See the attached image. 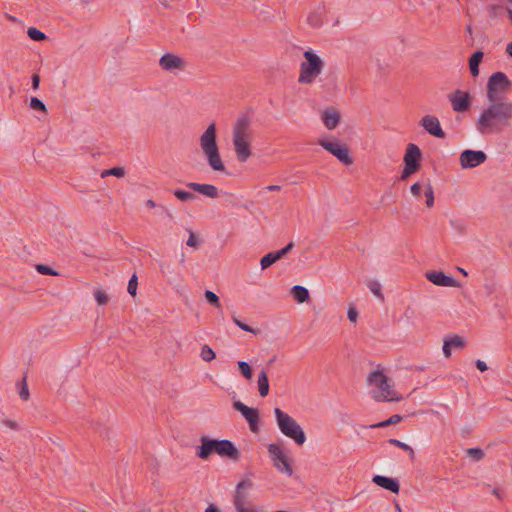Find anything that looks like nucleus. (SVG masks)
<instances>
[{
	"label": "nucleus",
	"mask_w": 512,
	"mask_h": 512,
	"mask_svg": "<svg viewBox=\"0 0 512 512\" xmlns=\"http://www.w3.org/2000/svg\"><path fill=\"white\" fill-rule=\"evenodd\" d=\"M488 102L476 121V129L481 135L499 134L511 126L512 102L499 99Z\"/></svg>",
	"instance_id": "obj_1"
},
{
	"label": "nucleus",
	"mask_w": 512,
	"mask_h": 512,
	"mask_svg": "<svg viewBox=\"0 0 512 512\" xmlns=\"http://www.w3.org/2000/svg\"><path fill=\"white\" fill-rule=\"evenodd\" d=\"M200 445L195 449V454L202 460H207L212 454L237 462L241 453L231 440L216 439L202 435L199 439Z\"/></svg>",
	"instance_id": "obj_2"
},
{
	"label": "nucleus",
	"mask_w": 512,
	"mask_h": 512,
	"mask_svg": "<svg viewBox=\"0 0 512 512\" xmlns=\"http://www.w3.org/2000/svg\"><path fill=\"white\" fill-rule=\"evenodd\" d=\"M251 141V117L248 113H240L232 130L234 151L240 163H245L251 157Z\"/></svg>",
	"instance_id": "obj_3"
},
{
	"label": "nucleus",
	"mask_w": 512,
	"mask_h": 512,
	"mask_svg": "<svg viewBox=\"0 0 512 512\" xmlns=\"http://www.w3.org/2000/svg\"><path fill=\"white\" fill-rule=\"evenodd\" d=\"M367 382L373 386L372 398L377 402H398L404 399L401 394L393 390V380L387 377L382 370L372 371L367 377Z\"/></svg>",
	"instance_id": "obj_4"
},
{
	"label": "nucleus",
	"mask_w": 512,
	"mask_h": 512,
	"mask_svg": "<svg viewBox=\"0 0 512 512\" xmlns=\"http://www.w3.org/2000/svg\"><path fill=\"white\" fill-rule=\"evenodd\" d=\"M200 147L207 159L208 165L212 170L226 172V167L221 159L219 147L217 144L216 125L211 123L200 136Z\"/></svg>",
	"instance_id": "obj_5"
},
{
	"label": "nucleus",
	"mask_w": 512,
	"mask_h": 512,
	"mask_svg": "<svg viewBox=\"0 0 512 512\" xmlns=\"http://www.w3.org/2000/svg\"><path fill=\"white\" fill-rule=\"evenodd\" d=\"M274 414L281 433L292 439L297 445H303L306 441V435L298 422L278 407L274 408Z\"/></svg>",
	"instance_id": "obj_6"
},
{
	"label": "nucleus",
	"mask_w": 512,
	"mask_h": 512,
	"mask_svg": "<svg viewBox=\"0 0 512 512\" xmlns=\"http://www.w3.org/2000/svg\"><path fill=\"white\" fill-rule=\"evenodd\" d=\"M305 60L301 63L299 83L310 84L321 73L324 63L312 51L304 52Z\"/></svg>",
	"instance_id": "obj_7"
},
{
	"label": "nucleus",
	"mask_w": 512,
	"mask_h": 512,
	"mask_svg": "<svg viewBox=\"0 0 512 512\" xmlns=\"http://www.w3.org/2000/svg\"><path fill=\"white\" fill-rule=\"evenodd\" d=\"M512 86V82L508 79L504 72L493 73L487 82V99L495 101L498 99V93L506 92Z\"/></svg>",
	"instance_id": "obj_8"
},
{
	"label": "nucleus",
	"mask_w": 512,
	"mask_h": 512,
	"mask_svg": "<svg viewBox=\"0 0 512 512\" xmlns=\"http://www.w3.org/2000/svg\"><path fill=\"white\" fill-rule=\"evenodd\" d=\"M268 453L271 457L274 467L281 473L287 476H292L293 469L289 458L284 454L282 448L275 443H271L267 447Z\"/></svg>",
	"instance_id": "obj_9"
},
{
	"label": "nucleus",
	"mask_w": 512,
	"mask_h": 512,
	"mask_svg": "<svg viewBox=\"0 0 512 512\" xmlns=\"http://www.w3.org/2000/svg\"><path fill=\"white\" fill-rule=\"evenodd\" d=\"M318 144L334 155L343 164L349 166L353 163V158L349 154V148L345 144H341L338 140L327 141L320 139Z\"/></svg>",
	"instance_id": "obj_10"
},
{
	"label": "nucleus",
	"mask_w": 512,
	"mask_h": 512,
	"mask_svg": "<svg viewBox=\"0 0 512 512\" xmlns=\"http://www.w3.org/2000/svg\"><path fill=\"white\" fill-rule=\"evenodd\" d=\"M233 408L241 413L248 422L249 428L253 433H257L259 431L260 415L257 408L248 407L239 400L233 402Z\"/></svg>",
	"instance_id": "obj_11"
},
{
	"label": "nucleus",
	"mask_w": 512,
	"mask_h": 512,
	"mask_svg": "<svg viewBox=\"0 0 512 512\" xmlns=\"http://www.w3.org/2000/svg\"><path fill=\"white\" fill-rule=\"evenodd\" d=\"M487 159V155L481 150L466 149L461 152L459 161L463 169L475 168L483 164Z\"/></svg>",
	"instance_id": "obj_12"
},
{
	"label": "nucleus",
	"mask_w": 512,
	"mask_h": 512,
	"mask_svg": "<svg viewBox=\"0 0 512 512\" xmlns=\"http://www.w3.org/2000/svg\"><path fill=\"white\" fill-rule=\"evenodd\" d=\"M448 99L451 103L452 109L458 113L468 111L472 105L471 95L460 89L448 94Z\"/></svg>",
	"instance_id": "obj_13"
},
{
	"label": "nucleus",
	"mask_w": 512,
	"mask_h": 512,
	"mask_svg": "<svg viewBox=\"0 0 512 512\" xmlns=\"http://www.w3.org/2000/svg\"><path fill=\"white\" fill-rule=\"evenodd\" d=\"M421 160L422 152L420 148L414 143L408 144L403 158L405 166L419 171L421 167Z\"/></svg>",
	"instance_id": "obj_14"
},
{
	"label": "nucleus",
	"mask_w": 512,
	"mask_h": 512,
	"mask_svg": "<svg viewBox=\"0 0 512 512\" xmlns=\"http://www.w3.org/2000/svg\"><path fill=\"white\" fill-rule=\"evenodd\" d=\"M420 124L430 135L441 139L446 137V133L441 128L440 121L436 116L426 115L421 119Z\"/></svg>",
	"instance_id": "obj_15"
},
{
	"label": "nucleus",
	"mask_w": 512,
	"mask_h": 512,
	"mask_svg": "<svg viewBox=\"0 0 512 512\" xmlns=\"http://www.w3.org/2000/svg\"><path fill=\"white\" fill-rule=\"evenodd\" d=\"M425 277L434 285L442 287H458L459 283L451 276L442 271L430 270L425 273Z\"/></svg>",
	"instance_id": "obj_16"
},
{
	"label": "nucleus",
	"mask_w": 512,
	"mask_h": 512,
	"mask_svg": "<svg viewBox=\"0 0 512 512\" xmlns=\"http://www.w3.org/2000/svg\"><path fill=\"white\" fill-rule=\"evenodd\" d=\"M159 65L165 71H173L184 69L186 62L175 54L166 53L160 58Z\"/></svg>",
	"instance_id": "obj_17"
},
{
	"label": "nucleus",
	"mask_w": 512,
	"mask_h": 512,
	"mask_svg": "<svg viewBox=\"0 0 512 512\" xmlns=\"http://www.w3.org/2000/svg\"><path fill=\"white\" fill-rule=\"evenodd\" d=\"M372 482L377 486L386 489L392 493L398 494L400 491L399 481L395 478L383 476V475H375L372 478Z\"/></svg>",
	"instance_id": "obj_18"
},
{
	"label": "nucleus",
	"mask_w": 512,
	"mask_h": 512,
	"mask_svg": "<svg viewBox=\"0 0 512 512\" xmlns=\"http://www.w3.org/2000/svg\"><path fill=\"white\" fill-rule=\"evenodd\" d=\"M186 186L194 192H198L208 198H217L219 195L218 188L212 184H201L196 182H188Z\"/></svg>",
	"instance_id": "obj_19"
},
{
	"label": "nucleus",
	"mask_w": 512,
	"mask_h": 512,
	"mask_svg": "<svg viewBox=\"0 0 512 512\" xmlns=\"http://www.w3.org/2000/svg\"><path fill=\"white\" fill-rule=\"evenodd\" d=\"M321 119L327 129L333 130L340 122V113L335 108H327L322 112Z\"/></svg>",
	"instance_id": "obj_20"
},
{
	"label": "nucleus",
	"mask_w": 512,
	"mask_h": 512,
	"mask_svg": "<svg viewBox=\"0 0 512 512\" xmlns=\"http://www.w3.org/2000/svg\"><path fill=\"white\" fill-rule=\"evenodd\" d=\"M484 53L481 50L475 51L469 58V69L473 77L479 75V65L482 62Z\"/></svg>",
	"instance_id": "obj_21"
},
{
	"label": "nucleus",
	"mask_w": 512,
	"mask_h": 512,
	"mask_svg": "<svg viewBox=\"0 0 512 512\" xmlns=\"http://www.w3.org/2000/svg\"><path fill=\"white\" fill-rule=\"evenodd\" d=\"M291 294L298 303L307 302L310 298V294L307 288L301 285H295L291 289Z\"/></svg>",
	"instance_id": "obj_22"
},
{
	"label": "nucleus",
	"mask_w": 512,
	"mask_h": 512,
	"mask_svg": "<svg viewBox=\"0 0 512 512\" xmlns=\"http://www.w3.org/2000/svg\"><path fill=\"white\" fill-rule=\"evenodd\" d=\"M258 391L262 397H266L269 393V379L264 369L258 375Z\"/></svg>",
	"instance_id": "obj_23"
},
{
	"label": "nucleus",
	"mask_w": 512,
	"mask_h": 512,
	"mask_svg": "<svg viewBox=\"0 0 512 512\" xmlns=\"http://www.w3.org/2000/svg\"><path fill=\"white\" fill-rule=\"evenodd\" d=\"M402 419H403V417L401 415L394 414V415L390 416L388 419H386L384 421H381V422H378V423H375V424H371L369 426H365V428H371V429H374V428H385V427H388L390 425H394V424L399 423Z\"/></svg>",
	"instance_id": "obj_24"
},
{
	"label": "nucleus",
	"mask_w": 512,
	"mask_h": 512,
	"mask_svg": "<svg viewBox=\"0 0 512 512\" xmlns=\"http://www.w3.org/2000/svg\"><path fill=\"white\" fill-rule=\"evenodd\" d=\"M280 260L276 251H272L264 255L260 260L261 269L265 270L269 268L271 265Z\"/></svg>",
	"instance_id": "obj_25"
},
{
	"label": "nucleus",
	"mask_w": 512,
	"mask_h": 512,
	"mask_svg": "<svg viewBox=\"0 0 512 512\" xmlns=\"http://www.w3.org/2000/svg\"><path fill=\"white\" fill-rule=\"evenodd\" d=\"M234 507L237 512H262V509L258 508L254 505H245V501H240L239 497H237L236 501H233Z\"/></svg>",
	"instance_id": "obj_26"
},
{
	"label": "nucleus",
	"mask_w": 512,
	"mask_h": 512,
	"mask_svg": "<svg viewBox=\"0 0 512 512\" xmlns=\"http://www.w3.org/2000/svg\"><path fill=\"white\" fill-rule=\"evenodd\" d=\"M173 194L178 200H180L182 202L192 201L197 198V196L195 194H193L192 192L185 191L182 189H175L173 191Z\"/></svg>",
	"instance_id": "obj_27"
},
{
	"label": "nucleus",
	"mask_w": 512,
	"mask_h": 512,
	"mask_svg": "<svg viewBox=\"0 0 512 512\" xmlns=\"http://www.w3.org/2000/svg\"><path fill=\"white\" fill-rule=\"evenodd\" d=\"M249 488L251 487V482L249 480H242L240 481L237 485H236V491H235V495H234V499L233 501H236L237 500V497H239V500L240 501H245V496H244V493H243V488Z\"/></svg>",
	"instance_id": "obj_28"
},
{
	"label": "nucleus",
	"mask_w": 512,
	"mask_h": 512,
	"mask_svg": "<svg viewBox=\"0 0 512 512\" xmlns=\"http://www.w3.org/2000/svg\"><path fill=\"white\" fill-rule=\"evenodd\" d=\"M249 488L251 487V482L249 480H242L240 481L237 485H236V491H235V495H234V499L233 501H236L237 500V497H239V500L240 501H245V496H244V493H243V488Z\"/></svg>",
	"instance_id": "obj_29"
},
{
	"label": "nucleus",
	"mask_w": 512,
	"mask_h": 512,
	"mask_svg": "<svg viewBox=\"0 0 512 512\" xmlns=\"http://www.w3.org/2000/svg\"><path fill=\"white\" fill-rule=\"evenodd\" d=\"M237 365L243 377L246 378L247 380H250L253 376V371L250 364L247 363L246 361L240 360L237 362Z\"/></svg>",
	"instance_id": "obj_30"
},
{
	"label": "nucleus",
	"mask_w": 512,
	"mask_h": 512,
	"mask_svg": "<svg viewBox=\"0 0 512 512\" xmlns=\"http://www.w3.org/2000/svg\"><path fill=\"white\" fill-rule=\"evenodd\" d=\"M27 35L33 41H43L47 38L46 34L35 27H30L27 30Z\"/></svg>",
	"instance_id": "obj_31"
},
{
	"label": "nucleus",
	"mask_w": 512,
	"mask_h": 512,
	"mask_svg": "<svg viewBox=\"0 0 512 512\" xmlns=\"http://www.w3.org/2000/svg\"><path fill=\"white\" fill-rule=\"evenodd\" d=\"M307 23L313 28L320 27L322 25L321 13L311 12L307 17Z\"/></svg>",
	"instance_id": "obj_32"
},
{
	"label": "nucleus",
	"mask_w": 512,
	"mask_h": 512,
	"mask_svg": "<svg viewBox=\"0 0 512 512\" xmlns=\"http://www.w3.org/2000/svg\"><path fill=\"white\" fill-rule=\"evenodd\" d=\"M200 356L203 361L210 362L215 359L216 354L209 345H203L201 348Z\"/></svg>",
	"instance_id": "obj_33"
},
{
	"label": "nucleus",
	"mask_w": 512,
	"mask_h": 512,
	"mask_svg": "<svg viewBox=\"0 0 512 512\" xmlns=\"http://www.w3.org/2000/svg\"><path fill=\"white\" fill-rule=\"evenodd\" d=\"M125 175V170L122 167H113L110 169H106L102 171L101 178H105L107 176H115V177H123Z\"/></svg>",
	"instance_id": "obj_34"
},
{
	"label": "nucleus",
	"mask_w": 512,
	"mask_h": 512,
	"mask_svg": "<svg viewBox=\"0 0 512 512\" xmlns=\"http://www.w3.org/2000/svg\"><path fill=\"white\" fill-rule=\"evenodd\" d=\"M388 442L391 445H394V446H396V447H398L400 449H403V450L407 451L409 453L411 459L414 458V456H415L414 450L408 444H406V443H404V442H402L400 440H397V439H389Z\"/></svg>",
	"instance_id": "obj_35"
},
{
	"label": "nucleus",
	"mask_w": 512,
	"mask_h": 512,
	"mask_svg": "<svg viewBox=\"0 0 512 512\" xmlns=\"http://www.w3.org/2000/svg\"><path fill=\"white\" fill-rule=\"evenodd\" d=\"M445 340L452 348L462 349L465 347V341L459 335H452L450 338Z\"/></svg>",
	"instance_id": "obj_36"
},
{
	"label": "nucleus",
	"mask_w": 512,
	"mask_h": 512,
	"mask_svg": "<svg viewBox=\"0 0 512 512\" xmlns=\"http://www.w3.org/2000/svg\"><path fill=\"white\" fill-rule=\"evenodd\" d=\"M232 321L234 322V324L239 327L241 330L243 331H246V332H250V333H253V334H258L260 333V330L259 329H254L252 328L251 326L247 325L246 323L242 322L241 320H239L235 315L232 316Z\"/></svg>",
	"instance_id": "obj_37"
},
{
	"label": "nucleus",
	"mask_w": 512,
	"mask_h": 512,
	"mask_svg": "<svg viewBox=\"0 0 512 512\" xmlns=\"http://www.w3.org/2000/svg\"><path fill=\"white\" fill-rule=\"evenodd\" d=\"M29 106L33 110L40 111V112H43V113H47L46 105L43 103L42 100H40L37 97H32L30 99Z\"/></svg>",
	"instance_id": "obj_38"
},
{
	"label": "nucleus",
	"mask_w": 512,
	"mask_h": 512,
	"mask_svg": "<svg viewBox=\"0 0 512 512\" xmlns=\"http://www.w3.org/2000/svg\"><path fill=\"white\" fill-rule=\"evenodd\" d=\"M367 286L376 297H378L380 300H384V296L381 292V285L379 282H377L376 280H371L368 282Z\"/></svg>",
	"instance_id": "obj_39"
},
{
	"label": "nucleus",
	"mask_w": 512,
	"mask_h": 512,
	"mask_svg": "<svg viewBox=\"0 0 512 512\" xmlns=\"http://www.w3.org/2000/svg\"><path fill=\"white\" fill-rule=\"evenodd\" d=\"M204 295H205V299L207 300V302L209 304L213 305L216 308L221 307L220 299L213 291L206 290Z\"/></svg>",
	"instance_id": "obj_40"
},
{
	"label": "nucleus",
	"mask_w": 512,
	"mask_h": 512,
	"mask_svg": "<svg viewBox=\"0 0 512 512\" xmlns=\"http://www.w3.org/2000/svg\"><path fill=\"white\" fill-rule=\"evenodd\" d=\"M35 268H36L37 272H39L42 275H49V276L59 275V273L56 270H54L53 268H51L47 265H44V264H36Z\"/></svg>",
	"instance_id": "obj_41"
},
{
	"label": "nucleus",
	"mask_w": 512,
	"mask_h": 512,
	"mask_svg": "<svg viewBox=\"0 0 512 512\" xmlns=\"http://www.w3.org/2000/svg\"><path fill=\"white\" fill-rule=\"evenodd\" d=\"M18 385H19L20 398L24 401L28 400L30 397V394H29L28 385L26 382V376L23 377L22 381Z\"/></svg>",
	"instance_id": "obj_42"
},
{
	"label": "nucleus",
	"mask_w": 512,
	"mask_h": 512,
	"mask_svg": "<svg viewBox=\"0 0 512 512\" xmlns=\"http://www.w3.org/2000/svg\"><path fill=\"white\" fill-rule=\"evenodd\" d=\"M425 197H426V205L428 208L433 207L434 205V190L430 182L426 184V190H425Z\"/></svg>",
	"instance_id": "obj_43"
},
{
	"label": "nucleus",
	"mask_w": 512,
	"mask_h": 512,
	"mask_svg": "<svg viewBox=\"0 0 512 512\" xmlns=\"http://www.w3.org/2000/svg\"><path fill=\"white\" fill-rule=\"evenodd\" d=\"M467 454L475 461H480L484 458V451L480 448H468L466 450Z\"/></svg>",
	"instance_id": "obj_44"
},
{
	"label": "nucleus",
	"mask_w": 512,
	"mask_h": 512,
	"mask_svg": "<svg viewBox=\"0 0 512 512\" xmlns=\"http://www.w3.org/2000/svg\"><path fill=\"white\" fill-rule=\"evenodd\" d=\"M138 287V278L136 274H133L128 282L127 291L131 296H135Z\"/></svg>",
	"instance_id": "obj_45"
},
{
	"label": "nucleus",
	"mask_w": 512,
	"mask_h": 512,
	"mask_svg": "<svg viewBox=\"0 0 512 512\" xmlns=\"http://www.w3.org/2000/svg\"><path fill=\"white\" fill-rule=\"evenodd\" d=\"M145 205H146L148 208H156V207H157V208L161 209V211H162L163 213H165V214H166V216H167L168 218H170V219H172V217H173V216H172V213L170 212V210H169L168 208H166V207H165V206H163V205H157V204H156V202H155L154 200H152V199L147 200V201L145 202Z\"/></svg>",
	"instance_id": "obj_46"
},
{
	"label": "nucleus",
	"mask_w": 512,
	"mask_h": 512,
	"mask_svg": "<svg viewBox=\"0 0 512 512\" xmlns=\"http://www.w3.org/2000/svg\"><path fill=\"white\" fill-rule=\"evenodd\" d=\"M95 300L98 305H106L109 301L107 294L102 290H97L95 292Z\"/></svg>",
	"instance_id": "obj_47"
},
{
	"label": "nucleus",
	"mask_w": 512,
	"mask_h": 512,
	"mask_svg": "<svg viewBox=\"0 0 512 512\" xmlns=\"http://www.w3.org/2000/svg\"><path fill=\"white\" fill-rule=\"evenodd\" d=\"M504 8L500 5H489L488 6V15L490 18H497Z\"/></svg>",
	"instance_id": "obj_48"
},
{
	"label": "nucleus",
	"mask_w": 512,
	"mask_h": 512,
	"mask_svg": "<svg viewBox=\"0 0 512 512\" xmlns=\"http://www.w3.org/2000/svg\"><path fill=\"white\" fill-rule=\"evenodd\" d=\"M418 172L417 170L407 167L404 165V169L400 175V180L405 181L407 180L412 174Z\"/></svg>",
	"instance_id": "obj_49"
},
{
	"label": "nucleus",
	"mask_w": 512,
	"mask_h": 512,
	"mask_svg": "<svg viewBox=\"0 0 512 512\" xmlns=\"http://www.w3.org/2000/svg\"><path fill=\"white\" fill-rule=\"evenodd\" d=\"M293 247H294V243L289 242L285 247H283L280 250H277L276 252H277L278 256L280 257V259H282L293 249Z\"/></svg>",
	"instance_id": "obj_50"
},
{
	"label": "nucleus",
	"mask_w": 512,
	"mask_h": 512,
	"mask_svg": "<svg viewBox=\"0 0 512 512\" xmlns=\"http://www.w3.org/2000/svg\"><path fill=\"white\" fill-rule=\"evenodd\" d=\"M187 246L196 248L199 244V240L194 232H190L189 238L186 242Z\"/></svg>",
	"instance_id": "obj_51"
},
{
	"label": "nucleus",
	"mask_w": 512,
	"mask_h": 512,
	"mask_svg": "<svg viewBox=\"0 0 512 512\" xmlns=\"http://www.w3.org/2000/svg\"><path fill=\"white\" fill-rule=\"evenodd\" d=\"M451 226L457 230L459 233H465V225L459 221V220H451L450 221Z\"/></svg>",
	"instance_id": "obj_52"
},
{
	"label": "nucleus",
	"mask_w": 512,
	"mask_h": 512,
	"mask_svg": "<svg viewBox=\"0 0 512 512\" xmlns=\"http://www.w3.org/2000/svg\"><path fill=\"white\" fill-rule=\"evenodd\" d=\"M358 318V312L355 307H349L348 309V319L351 322H356Z\"/></svg>",
	"instance_id": "obj_53"
},
{
	"label": "nucleus",
	"mask_w": 512,
	"mask_h": 512,
	"mask_svg": "<svg viewBox=\"0 0 512 512\" xmlns=\"http://www.w3.org/2000/svg\"><path fill=\"white\" fill-rule=\"evenodd\" d=\"M31 85L33 90H38L40 86V76L38 74H33L31 77Z\"/></svg>",
	"instance_id": "obj_54"
},
{
	"label": "nucleus",
	"mask_w": 512,
	"mask_h": 512,
	"mask_svg": "<svg viewBox=\"0 0 512 512\" xmlns=\"http://www.w3.org/2000/svg\"><path fill=\"white\" fill-rule=\"evenodd\" d=\"M410 191L414 196H420L421 185L418 182L412 184L410 187Z\"/></svg>",
	"instance_id": "obj_55"
},
{
	"label": "nucleus",
	"mask_w": 512,
	"mask_h": 512,
	"mask_svg": "<svg viewBox=\"0 0 512 512\" xmlns=\"http://www.w3.org/2000/svg\"><path fill=\"white\" fill-rule=\"evenodd\" d=\"M442 350H443V354L446 358L451 356L452 347L448 344V342L446 340H444Z\"/></svg>",
	"instance_id": "obj_56"
},
{
	"label": "nucleus",
	"mask_w": 512,
	"mask_h": 512,
	"mask_svg": "<svg viewBox=\"0 0 512 512\" xmlns=\"http://www.w3.org/2000/svg\"><path fill=\"white\" fill-rule=\"evenodd\" d=\"M475 365H476L477 369L480 370L481 372H485L488 369V366L486 365V363L480 359H477L475 361Z\"/></svg>",
	"instance_id": "obj_57"
},
{
	"label": "nucleus",
	"mask_w": 512,
	"mask_h": 512,
	"mask_svg": "<svg viewBox=\"0 0 512 512\" xmlns=\"http://www.w3.org/2000/svg\"><path fill=\"white\" fill-rule=\"evenodd\" d=\"M3 424L11 429H14V430L17 429V423L12 420H5V421H3Z\"/></svg>",
	"instance_id": "obj_58"
},
{
	"label": "nucleus",
	"mask_w": 512,
	"mask_h": 512,
	"mask_svg": "<svg viewBox=\"0 0 512 512\" xmlns=\"http://www.w3.org/2000/svg\"><path fill=\"white\" fill-rule=\"evenodd\" d=\"M205 512H220V510H219V508H218L216 505H214V504H210V505L206 508Z\"/></svg>",
	"instance_id": "obj_59"
},
{
	"label": "nucleus",
	"mask_w": 512,
	"mask_h": 512,
	"mask_svg": "<svg viewBox=\"0 0 512 512\" xmlns=\"http://www.w3.org/2000/svg\"><path fill=\"white\" fill-rule=\"evenodd\" d=\"M492 494L495 495L498 499H502L503 498V494H502V492L498 488H493L492 489Z\"/></svg>",
	"instance_id": "obj_60"
},
{
	"label": "nucleus",
	"mask_w": 512,
	"mask_h": 512,
	"mask_svg": "<svg viewBox=\"0 0 512 512\" xmlns=\"http://www.w3.org/2000/svg\"><path fill=\"white\" fill-rule=\"evenodd\" d=\"M266 190L268 191H279L281 190V186L280 185H269L266 187Z\"/></svg>",
	"instance_id": "obj_61"
},
{
	"label": "nucleus",
	"mask_w": 512,
	"mask_h": 512,
	"mask_svg": "<svg viewBox=\"0 0 512 512\" xmlns=\"http://www.w3.org/2000/svg\"><path fill=\"white\" fill-rule=\"evenodd\" d=\"M506 52L509 56L512 57V41L510 43L507 44L506 46Z\"/></svg>",
	"instance_id": "obj_62"
},
{
	"label": "nucleus",
	"mask_w": 512,
	"mask_h": 512,
	"mask_svg": "<svg viewBox=\"0 0 512 512\" xmlns=\"http://www.w3.org/2000/svg\"><path fill=\"white\" fill-rule=\"evenodd\" d=\"M505 11H506V13H507L511 23H512V9L506 8Z\"/></svg>",
	"instance_id": "obj_63"
},
{
	"label": "nucleus",
	"mask_w": 512,
	"mask_h": 512,
	"mask_svg": "<svg viewBox=\"0 0 512 512\" xmlns=\"http://www.w3.org/2000/svg\"><path fill=\"white\" fill-rule=\"evenodd\" d=\"M7 19H8L9 21H11V22H16V21H17V18H16V17H14V16H12V15H8V14H7Z\"/></svg>",
	"instance_id": "obj_64"
}]
</instances>
